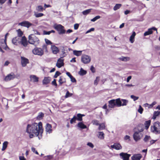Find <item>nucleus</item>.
<instances>
[{"instance_id":"1","label":"nucleus","mask_w":160,"mask_h":160,"mask_svg":"<svg viewBox=\"0 0 160 160\" xmlns=\"http://www.w3.org/2000/svg\"><path fill=\"white\" fill-rule=\"evenodd\" d=\"M43 129L42 128V124L40 122L38 124L36 123L31 125L28 124L27 128V132L29 134V137L32 138L35 135L38 136L42 133Z\"/></svg>"},{"instance_id":"2","label":"nucleus","mask_w":160,"mask_h":160,"mask_svg":"<svg viewBox=\"0 0 160 160\" xmlns=\"http://www.w3.org/2000/svg\"><path fill=\"white\" fill-rule=\"evenodd\" d=\"M28 42L30 44H33L36 46L39 44V40L34 34H31L28 37Z\"/></svg>"},{"instance_id":"3","label":"nucleus","mask_w":160,"mask_h":160,"mask_svg":"<svg viewBox=\"0 0 160 160\" xmlns=\"http://www.w3.org/2000/svg\"><path fill=\"white\" fill-rule=\"evenodd\" d=\"M151 131L156 134L160 133V122L157 121L151 127Z\"/></svg>"},{"instance_id":"4","label":"nucleus","mask_w":160,"mask_h":160,"mask_svg":"<svg viewBox=\"0 0 160 160\" xmlns=\"http://www.w3.org/2000/svg\"><path fill=\"white\" fill-rule=\"evenodd\" d=\"M108 106L109 108H112L117 105L118 107L121 106V101L119 98L116 99H112L108 102Z\"/></svg>"},{"instance_id":"5","label":"nucleus","mask_w":160,"mask_h":160,"mask_svg":"<svg viewBox=\"0 0 160 160\" xmlns=\"http://www.w3.org/2000/svg\"><path fill=\"white\" fill-rule=\"evenodd\" d=\"M138 131L135 132L133 135V137L134 140L136 141H137L141 139V138L142 137V133L144 129L143 128H142L141 129L138 128Z\"/></svg>"},{"instance_id":"6","label":"nucleus","mask_w":160,"mask_h":160,"mask_svg":"<svg viewBox=\"0 0 160 160\" xmlns=\"http://www.w3.org/2000/svg\"><path fill=\"white\" fill-rule=\"evenodd\" d=\"M54 28L58 32L59 34H64L65 30L64 27L61 24H55L53 26Z\"/></svg>"},{"instance_id":"7","label":"nucleus","mask_w":160,"mask_h":160,"mask_svg":"<svg viewBox=\"0 0 160 160\" xmlns=\"http://www.w3.org/2000/svg\"><path fill=\"white\" fill-rule=\"evenodd\" d=\"M91 60L90 57L88 55L84 54L82 56L81 60L82 62L84 64H87L89 63Z\"/></svg>"},{"instance_id":"8","label":"nucleus","mask_w":160,"mask_h":160,"mask_svg":"<svg viewBox=\"0 0 160 160\" xmlns=\"http://www.w3.org/2000/svg\"><path fill=\"white\" fill-rule=\"evenodd\" d=\"M32 52L35 55L42 56L43 54V50L41 48H36L32 50Z\"/></svg>"},{"instance_id":"9","label":"nucleus","mask_w":160,"mask_h":160,"mask_svg":"<svg viewBox=\"0 0 160 160\" xmlns=\"http://www.w3.org/2000/svg\"><path fill=\"white\" fill-rule=\"evenodd\" d=\"M18 25L22 26L25 27L29 28L32 25V24L28 21H24L18 23Z\"/></svg>"},{"instance_id":"10","label":"nucleus","mask_w":160,"mask_h":160,"mask_svg":"<svg viewBox=\"0 0 160 160\" xmlns=\"http://www.w3.org/2000/svg\"><path fill=\"white\" fill-rule=\"evenodd\" d=\"M119 155L123 160H129V158L130 156V154L123 152L120 153Z\"/></svg>"},{"instance_id":"11","label":"nucleus","mask_w":160,"mask_h":160,"mask_svg":"<svg viewBox=\"0 0 160 160\" xmlns=\"http://www.w3.org/2000/svg\"><path fill=\"white\" fill-rule=\"evenodd\" d=\"M157 31V29L154 27L148 29V31L145 32L144 34V36H146L152 34L153 32L152 30Z\"/></svg>"},{"instance_id":"12","label":"nucleus","mask_w":160,"mask_h":160,"mask_svg":"<svg viewBox=\"0 0 160 160\" xmlns=\"http://www.w3.org/2000/svg\"><path fill=\"white\" fill-rule=\"evenodd\" d=\"M15 74L13 73H12L6 77L5 78V80L6 81H9L15 78Z\"/></svg>"},{"instance_id":"13","label":"nucleus","mask_w":160,"mask_h":160,"mask_svg":"<svg viewBox=\"0 0 160 160\" xmlns=\"http://www.w3.org/2000/svg\"><path fill=\"white\" fill-rule=\"evenodd\" d=\"M52 126L51 125L47 123L46 126L45 131L47 133V134L48 133L50 134L52 132Z\"/></svg>"},{"instance_id":"14","label":"nucleus","mask_w":160,"mask_h":160,"mask_svg":"<svg viewBox=\"0 0 160 160\" xmlns=\"http://www.w3.org/2000/svg\"><path fill=\"white\" fill-rule=\"evenodd\" d=\"M21 59L22 65L23 67H25L27 64L29 63L28 60L24 57H21Z\"/></svg>"},{"instance_id":"15","label":"nucleus","mask_w":160,"mask_h":160,"mask_svg":"<svg viewBox=\"0 0 160 160\" xmlns=\"http://www.w3.org/2000/svg\"><path fill=\"white\" fill-rule=\"evenodd\" d=\"M63 60L60 58L58 59L56 64V66L58 68H60L62 66H64Z\"/></svg>"},{"instance_id":"16","label":"nucleus","mask_w":160,"mask_h":160,"mask_svg":"<svg viewBox=\"0 0 160 160\" xmlns=\"http://www.w3.org/2000/svg\"><path fill=\"white\" fill-rule=\"evenodd\" d=\"M6 39H7V36H5V39H1L0 41V43L1 42H3V45H1V46L2 47V48H4V49L7 50V48H8L6 44Z\"/></svg>"},{"instance_id":"17","label":"nucleus","mask_w":160,"mask_h":160,"mask_svg":"<svg viewBox=\"0 0 160 160\" xmlns=\"http://www.w3.org/2000/svg\"><path fill=\"white\" fill-rule=\"evenodd\" d=\"M111 147L117 150H120L122 148V146L119 143H115L113 145H111Z\"/></svg>"},{"instance_id":"18","label":"nucleus","mask_w":160,"mask_h":160,"mask_svg":"<svg viewBox=\"0 0 160 160\" xmlns=\"http://www.w3.org/2000/svg\"><path fill=\"white\" fill-rule=\"evenodd\" d=\"M21 43L25 47H26L28 46V43L27 41V39L25 37L23 36L22 37Z\"/></svg>"},{"instance_id":"19","label":"nucleus","mask_w":160,"mask_h":160,"mask_svg":"<svg viewBox=\"0 0 160 160\" xmlns=\"http://www.w3.org/2000/svg\"><path fill=\"white\" fill-rule=\"evenodd\" d=\"M30 81L33 82H38V78L35 75H31L30 76Z\"/></svg>"},{"instance_id":"20","label":"nucleus","mask_w":160,"mask_h":160,"mask_svg":"<svg viewBox=\"0 0 160 160\" xmlns=\"http://www.w3.org/2000/svg\"><path fill=\"white\" fill-rule=\"evenodd\" d=\"M51 48L53 54H57L59 51L58 48L55 45H52Z\"/></svg>"},{"instance_id":"21","label":"nucleus","mask_w":160,"mask_h":160,"mask_svg":"<svg viewBox=\"0 0 160 160\" xmlns=\"http://www.w3.org/2000/svg\"><path fill=\"white\" fill-rule=\"evenodd\" d=\"M142 156L141 154H135L132 156V160H140Z\"/></svg>"},{"instance_id":"22","label":"nucleus","mask_w":160,"mask_h":160,"mask_svg":"<svg viewBox=\"0 0 160 160\" xmlns=\"http://www.w3.org/2000/svg\"><path fill=\"white\" fill-rule=\"evenodd\" d=\"M50 78L49 77H45L43 80L42 83L43 84L48 83L50 81Z\"/></svg>"},{"instance_id":"23","label":"nucleus","mask_w":160,"mask_h":160,"mask_svg":"<svg viewBox=\"0 0 160 160\" xmlns=\"http://www.w3.org/2000/svg\"><path fill=\"white\" fill-rule=\"evenodd\" d=\"M136 35V33L134 32L130 37L129 40L131 43H132L134 41V38Z\"/></svg>"},{"instance_id":"24","label":"nucleus","mask_w":160,"mask_h":160,"mask_svg":"<svg viewBox=\"0 0 160 160\" xmlns=\"http://www.w3.org/2000/svg\"><path fill=\"white\" fill-rule=\"evenodd\" d=\"M119 59L122 61L127 62L130 60V58L128 57L122 56L121 57L119 58Z\"/></svg>"},{"instance_id":"25","label":"nucleus","mask_w":160,"mask_h":160,"mask_svg":"<svg viewBox=\"0 0 160 160\" xmlns=\"http://www.w3.org/2000/svg\"><path fill=\"white\" fill-rule=\"evenodd\" d=\"M77 126L81 128V129H85L87 128V127L86 126L84 125L82 122H79L77 124Z\"/></svg>"},{"instance_id":"26","label":"nucleus","mask_w":160,"mask_h":160,"mask_svg":"<svg viewBox=\"0 0 160 160\" xmlns=\"http://www.w3.org/2000/svg\"><path fill=\"white\" fill-rule=\"evenodd\" d=\"M82 52V51H77L75 50L73 51V54L77 56H79L81 55Z\"/></svg>"},{"instance_id":"27","label":"nucleus","mask_w":160,"mask_h":160,"mask_svg":"<svg viewBox=\"0 0 160 160\" xmlns=\"http://www.w3.org/2000/svg\"><path fill=\"white\" fill-rule=\"evenodd\" d=\"M151 122V121L150 120H148L145 122L144 123V125L145 126V128L146 130L148 129V128L149 126L150 125Z\"/></svg>"},{"instance_id":"28","label":"nucleus","mask_w":160,"mask_h":160,"mask_svg":"<svg viewBox=\"0 0 160 160\" xmlns=\"http://www.w3.org/2000/svg\"><path fill=\"white\" fill-rule=\"evenodd\" d=\"M98 137L100 139H103L104 138V133L102 132H98Z\"/></svg>"},{"instance_id":"29","label":"nucleus","mask_w":160,"mask_h":160,"mask_svg":"<svg viewBox=\"0 0 160 160\" xmlns=\"http://www.w3.org/2000/svg\"><path fill=\"white\" fill-rule=\"evenodd\" d=\"M87 72L86 71L83 69L82 68H81L80 71L78 72V74L81 76H83L86 74Z\"/></svg>"},{"instance_id":"30","label":"nucleus","mask_w":160,"mask_h":160,"mask_svg":"<svg viewBox=\"0 0 160 160\" xmlns=\"http://www.w3.org/2000/svg\"><path fill=\"white\" fill-rule=\"evenodd\" d=\"M8 142L7 141H5L3 143L2 147V150L3 151L5 150L7 148Z\"/></svg>"},{"instance_id":"31","label":"nucleus","mask_w":160,"mask_h":160,"mask_svg":"<svg viewBox=\"0 0 160 160\" xmlns=\"http://www.w3.org/2000/svg\"><path fill=\"white\" fill-rule=\"evenodd\" d=\"M99 127L98 129L99 130H101L104 129L105 128V124L103 123L99 124Z\"/></svg>"},{"instance_id":"32","label":"nucleus","mask_w":160,"mask_h":160,"mask_svg":"<svg viewBox=\"0 0 160 160\" xmlns=\"http://www.w3.org/2000/svg\"><path fill=\"white\" fill-rule=\"evenodd\" d=\"M160 114V111H155L154 112L153 116L152 118V119H155L156 118V117L159 115Z\"/></svg>"},{"instance_id":"33","label":"nucleus","mask_w":160,"mask_h":160,"mask_svg":"<svg viewBox=\"0 0 160 160\" xmlns=\"http://www.w3.org/2000/svg\"><path fill=\"white\" fill-rule=\"evenodd\" d=\"M36 10L38 12H42L44 10L42 6L41 5H39L36 7Z\"/></svg>"},{"instance_id":"34","label":"nucleus","mask_w":160,"mask_h":160,"mask_svg":"<svg viewBox=\"0 0 160 160\" xmlns=\"http://www.w3.org/2000/svg\"><path fill=\"white\" fill-rule=\"evenodd\" d=\"M59 85H61L63 83L65 82L66 81L64 79L62 78V77L59 78V79L58 81Z\"/></svg>"},{"instance_id":"35","label":"nucleus","mask_w":160,"mask_h":160,"mask_svg":"<svg viewBox=\"0 0 160 160\" xmlns=\"http://www.w3.org/2000/svg\"><path fill=\"white\" fill-rule=\"evenodd\" d=\"M18 37H15L14 38H13L12 40V43L16 45H17L18 42Z\"/></svg>"},{"instance_id":"36","label":"nucleus","mask_w":160,"mask_h":160,"mask_svg":"<svg viewBox=\"0 0 160 160\" xmlns=\"http://www.w3.org/2000/svg\"><path fill=\"white\" fill-rule=\"evenodd\" d=\"M44 114L43 113L40 112L38 114L37 118L38 119L40 120L42 118L44 117Z\"/></svg>"},{"instance_id":"37","label":"nucleus","mask_w":160,"mask_h":160,"mask_svg":"<svg viewBox=\"0 0 160 160\" xmlns=\"http://www.w3.org/2000/svg\"><path fill=\"white\" fill-rule=\"evenodd\" d=\"M122 5L120 4H117L113 8V10L114 11H116L119 9L121 6Z\"/></svg>"},{"instance_id":"38","label":"nucleus","mask_w":160,"mask_h":160,"mask_svg":"<svg viewBox=\"0 0 160 160\" xmlns=\"http://www.w3.org/2000/svg\"><path fill=\"white\" fill-rule=\"evenodd\" d=\"M76 117L77 118V120H78L80 121H82V114L80 113L78 114Z\"/></svg>"},{"instance_id":"39","label":"nucleus","mask_w":160,"mask_h":160,"mask_svg":"<svg viewBox=\"0 0 160 160\" xmlns=\"http://www.w3.org/2000/svg\"><path fill=\"white\" fill-rule=\"evenodd\" d=\"M34 15L36 17L39 18L43 16L44 14L42 13H37L36 12H34Z\"/></svg>"},{"instance_id":"40","label":"nucleus","mask_w":160,"mask_h":160,"mask_svg":"<svg viewBox=\"0 0 160 160\" xmlns=\"http://www.w3.org/2000/svg\"><path fill=\"white\" fill-rule=\"evenodd\" d=\"M77 119V117L74 116H73V118H72L70 121V123L71 124H72L74 122H75L76 121Z\"/></svg>"},{"instance_id":"41","label":"nucleus","mask_w":160,"mask_h":160,"mask_svg":"<svg viewBox=\"0 0 160 160\" xmlns=\"http://www.w3.org/2000/svg\"><path fill=\"white\" fill-rule=\"evenodd\" d=\"M92 123L93 124V125H96L97 126L99 125V121L95 119H94L92 121Z\"/></svg>"},{"instance_id":"42","label":"nucleus","mask_w":160,"mask_h":160,"mask_svg":"<svg viewBox=\"0 0 160 160\" xmlns=\"http://www.w3.org/2000/svg\"><path fill=\"white\" fill-rule=\"evenodd\" d=\"M72 95V94L70 93L68 91L66 93L65 96V98H67L68 97H71Z\"/></svg>"},{"instance_id":"43","label":"nucleus","mask_w":160,"mask_h":160,"mask_svg":"<svg viewBox=\"0 0 160 160\" xmlns=\"http://www.w3.org/2000/svg\"><path fill=\"white\" fill-rule=\"evenodd\" d=\"M122 102L123 103L122 104H121V105H122V106H126L128 102V100L126 99H122Z\"/></svg>"},{"instance_id":"44","label":"nucleus","mask_w":160,"mask_h":160,"mask_svg":"<svg viewBox=\"0 0 160 160\" xmlns=\"http://www.w3.org/2000/svg\"><path fill=\"white\" fill-rule=\"evenodd\" d=\"M151 138L150 136L146 135L144 138V141L145 142H147Z\"/></svg>"},{"instance_id":"45","label":"nucleus","mask_w":160,"mask_h":160,"mask_svg":"<svg viewBox=\"0 0 160 160\" xmlns=\"http://www.w3.org/2000/svg\"><path fill=\"white\" fill-rule=\"evenodd\" d=\"M17 31L18 32V37H21L22 35L23 34V32L20 30V29H18V30H17Z\"/></svg>"},{"instance_id":"46","label":"nucleus","mask_w":160,"mask_h":160,"mask_svg":"<svg viewBox=\"0 0 160 160\" xmlns=\"http://www.w3.org/2000/svg\"><path fill=\"white\" fill-rule=\"evenodd\" d=\"M100 80V78L99 77H96V80L94 81V85H97L98 82H99Z\"/></svg>"},{"instance_id":"47","label":"nucleus","mask_w":160,"mask_h":160,"mask_svg":"<svg viewBox=\"0 0 160 160\" xmlns=\"http://www.w3.org/2000/svg\"><path fill=\"white\" fill-rule=\"evenodd\" d=\"M91 11V9H88L83 11L82 12V14L84 15H86L89 13Z\"/></svg>"},{"instance_id":"48","label":"nucleus","mask_w":160,"mask_h":160,"mask_svg":"<svg viewBox=\"0 0 160 160\" xmlns=\"http://www.w3.org/2000/svg\"><path fill=\"white\" fill-rule=\"evenodd\" d=\"M100 18V16H97L93 18V19H92L91 20V21L92 22H95L97 19H99Z\"/></svg>"},{"instance_id":"49","label":"nucleus","mask_w":160,"mask_h":160,"mask_svg":"<svg viewBox=\"0 0 160 160\" xmlns=\"http://www.w3.org/2000/svg\"><path fill=\"white\" fill-rule=\"evenodd\" d=\"M130 97L131 98L133 99V100L134 101H135L137 100L139 98L138 97L135 96L133 95H131L130 96Z\"/></svg>"},{"instance_id":"50","label":"nucleus","mask_w":160,"mask_h":160,"mask_svg":"<svg viewBox=\"0 0 160 160\" xmlns=\"http://www.w3.org/2000/svg\"><path fill=\"white\" fill-rule=\"evenodd\" d=\"M61 74V73L58 71H56L55 74L54 75L53 77L55 78H56L58 76Z\"/></svg>"},{"instance_id":"51","label":"nucleus","mask_w":160,"mask_h":160,"mask_svg":"<svg viewBox=\"0 0 160 160\" xmlns=\"http://www.w3.org/2000/svg\"><path fill=\"white\" fill-rule=\"evenodd\" d=\"M143 110V109L142 108L141 106L140 105L139 106V108L138 109V112L142 114V111Z\"/></svg>"},{"instance_id":"52","label":"nucleus","mask_w":160,"mask_h":160,"mask_svg":"<svg viewBox=\"0 0 160 160\" xmlns=\"http://www.w3.org/2000/svg\"><path fill=\"white\" fill-rule=\"evenodd\" d=\"M52 85L55 86L56 87H57V84L56 83V79H54L53 80L52 82Z\"/></svg>"},{"instance_id":"53","label":"nucleus","mask_w":160,"mask_h":160,"mask_svg":"<svg viewBox=\"0 0 160 160\" xmlns=\"http://www.w3.org/2000/svg\"><path fill=\"white\" fill-rule=\"evenodd\" d=\"M45 40L47 44L48 45H51L52 44V42L49 40L45 39Z\"/></svg>"},{"instance_id":"54","label":"nucleus","mask_w":160,"mask_h":160,"mask_svg":"<svg viewBox=\"0 0 160 160\" xmlns=\"http://www.w3.org/2000/svg\"><path fill=\"white\" fill-rule=\"evenodd\" d=\"M52 158V156L49 155L45 157V160H48Z\"/></svg>"},{"instance_id":"55","label":"nucleus","mask_w":160,"mask_h":160,"mask_svg":"<svg viewBox=\"0 0 160 160\" xmlns=\"http://www.w3.org/2000/svg\"><path fill=\"white\" fill-rule=\"evenodd\" d=\"M87 145L92 148H93L94 147L93 145L91 142L88 143Z\"/></svg>"},{"instance_id":"56","label":"nucleus","mask_w":160,"mask_h":160,"mask_svg":"<svg viewBox=\"0 0 160 160\" xmlns=\"http://www.w3.org/2000/svg\"><path fill=\"white\" fill-rule=\"evenodd\" d=\"M94 30V28H91V29H90L89 30H88L86 32V34H87V33H89L92 31H93Z\"/></svg>"},{"instance_id":"57","label":"nucleus","mask_w":160,"mask_h":160,"mask_svg":"<svg viewBox=\"0 0 160 160\" xmlns=\"http://www.w3.org/2000/svg\"><path fill=\"white\" fill-rule=\"evenodd\" d=\"M70 78L71 79V81L72 82H76V80L75 79L73 76H72V77Z\"/></svg>"},{"instance_id":"58","label":"nucleus","mask_w":160,"mask_h":160,"mask_svg":"<svg viewBox=\"0 0 160 160\" xmlns=\"http://www.w3.org/2000/svg\"><path fill=\"white\" fill-rule=\"evenodd\" d=\"M90 70L93 73L95 72V68L93 66H91L90 68Z\"/></svg>"},{"instance_id":"59","label":"nucleus","mask_w":160,"mask_h":160,"mask_svg":"<svg viewBox=\"0 0 160 160\" xmlns=\"http://www.w3.org/2000/svg\"><path fill=\"white\" fill-rule=\"evenodd\" d=\"M79 27V24H75L74 25V27L75 30H77L78 29Z\"/></svg>"},{"instance_id":"60","label":"nucleus","mask_w":160,"mask_h":160,"mask_svg":"<svg viewBox=\"0 0 160 160\" xmlns=\"http://www.w3.org/2000/svg\"><path fill=\"white\" fill-rule=\"evenodd\" d=\"M19 159L20 160H26V159L23 156H19Z\"/></svg>"},{"instance_id":"61","label":"nucleus","mask_w":160,"mask_h":160,"mask_svg":"<svg viewBox=\"0 0 160 160\" xmlns=\"http://www.w3.org/2000/svg\"><path fill=\"white\" fill-rule=\"evenodd\" d=\"M43 33L45 35H49L50 34V32L49 31H43Z\"/></svg>"},{"instance_id":"62","label":"nucleus","mask_w":160,"mask_h":160,"mask_svg":"<svg viewBox=\"0 0 160 160\" xmlns=\"http://www.w3.org/2000/svg\"><path fill=\"white\" fill-rule=\"evenodd\" d=\"M156 104V102H153L150 105L149 107L152 108V107L154 105Z\"/></svg>"},{"instance_id":"63","label":"nucleus","mask_w":160,"mask_h":160,"mask_svg":"<svg viewBox=\"0 0 160 160\" xmlns=\"http://www.w3.org/2000/svg\"><path fill=\"white\" fill-rule=\"evenodd\" d=\"M34 32L35 34L40 35V33L37 30H34Z\"/></svg>"},{"instance_id":"64","label":"nucleus","mask_w":160,"mask_h":160,"mask_svg":"<svg viewBox=\"0 0 160 160\" xmlns=\"http://www.w3.org/2000/svg\"><path fill=\"white\" fill-rule=\"evenodd\" d=\"M6 1V0H0V4H4Z\"/></svg>"}]
</instances>
